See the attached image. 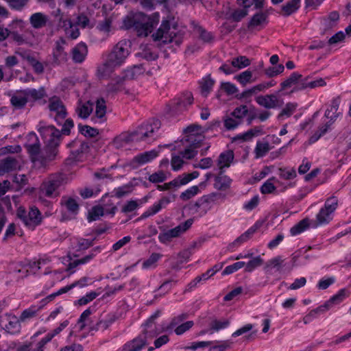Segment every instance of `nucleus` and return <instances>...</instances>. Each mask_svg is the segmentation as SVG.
Wrapping results in <instances>:
<instances>
[{
  "label": "nucleus",
  "instance_id": "nucleus-12",
  "mask_svg": "<svg viewBox=\"0 0 351 351\" xmlns=\"http://www.w3.org/2000/svg\"><path fill=\"white\" fill-rule=\"evenodd\" d=\"M149 332L143 329L137 337L125 344L124 351H140L150 340Z\"/></svg>",
  "mask_w": 351,
  "mask_h": 351
},
{
  "label": "nucleus",
  "instance_id": "nucleus-2",
  "mask_svg": "<svg viewBox=\"0 0 351 351\" xmlns=\"http://www.w3.org/2000/svg\"><path fill=\"white\" fill-rule=\"evenodd\" d=\"M160 121L154 120L151 124H145L132 132H123L114 138L113 144L117 148L132 141H145L153 137V134L160 128Z\"/></svg>",
  "mask_w": 351,
  "mask_h": 351
},
{
  "label": "nucleus",
  "instance_id": "nucleus-5",
  "mask_svg": "<svg viewBox=\"0 0 351 351\" xmlns=\"http://www.w3.org/2000/svg\"><path fill=\"white\" fill-rule=\"evenodd\" d=\"M38 132L46 143V147L49 152L48 158L55 159L57 155V147L60 144L61 134L60 131L53 125L40 126Z\"/></svg>",
  "mask_w": 351,
  "mask_h": 351
},
{
  "label": "nucleus",
  "instance_id": "nucleus-38",
  "mask_svg": "<svg viewBox=\"0 0 351 351\" xmlns=\"http://www.w3.org/2000/svg\"><path fill=\"white\" fill-rule=\"evenodd\" d=\"M215 81L210 77L206 76L199 82L202 95L206 97L212 90Z\"/></svg>",
  "mask_w": 351,
  "mask_h": 351
},
{
  "label": "nucleus",
  "instance_id": "nucleus-28",
  "mask_svg": "<svg viewBox=\"0 0 351 351\" xmlns=\"http://www.w3.org/2000/svg\"><path fill=\"white\" fill-rule=\"evenodd\" d=\"M232 180L223 174V171L220 170L218 176L215 178L214 186L217 190H226L230 186Z\"/></svg>",
  "mask_w": 351,
  "mask_h": 351
},
{
  "label": "nucleus",
  "instance_id": "nucleus-55",
  "mask_svg": "<svg viewBox=\"0 0 351 351\" xmlns=\"http://www.w3.org/2000/svg\"><path fill=\"white\" fill-rule=\"evenodd\" d=\"M199 192V187L197 186H193L191 188L186 189L185 191L180 194V199L183 201H186L196 195Z\"/></svg>",
  "mask_w": 351,
  "mask_h": 351
},
{
  "label": "nucleus",
  "instance_id": "nucleus-16",
  "mask_svg": "<svg viewBox=\"0 0 351 351\" xmlns=\"http://www.w3.org/2000/svg\"><path fill=\"white\" fill-rule=\"evenodd\" d=\"M71 53L72 60L75 63H82L84 61L88 53L87 45L81 42L72 49Z\"/></svg>",
  "mask_w": 351,
  "mask_h": 351
},
{
  "label": "nucleus",
  "instance_id": "nucleus-1",
  "mask_svg": "<svg viewBox=\"0 0 351 351\" xmlns=\"http://www.w3.org/2000/svg\"><path fill=\"white\" fill-rule=\"evenodd\" d=\"M159 19L158 12L147 16L141 12H138L128 14L123 20V25L126 29L134 28L138 36H147L158 25Z\"/></svg>",
  "mask_w": 351,
  "mask_h": 351
},
{
  "label": "nucleus",
  "instance_id": "nucleus-54",
  "mask_svg": "<svg viewBox=\"0 0 351 351\" xmlns=\"http://www.w3.org/2000/svg\"><path fill=\"white\" fill-rule=\"evenodd\" d=\"M193 102V97L191 93L187 92L183 94L182 97L180 98L176 103L179 107L184 106V108L190 106Z\"/></svg>",
  "mask_w": 351,
  "mask_h": 351
},
{
  "label": "nucleus",
  "instance_id": "nucleus-36",
  "mask_svg": "<svg viewBox=\"0 0 351 351\" xmlns=\"http://www.w3.org/2000/svg\"><path fill=\"white\" fill-rule=\"evenodd\" d=\"M61 204L65 206L66 210L73 215H77L78 213L79 204L71 197H63L61 199Z\"/></svg>",
  "mask_w": 351,
  "mask_h": 351
},
{
  "label": "nucleus",
  "instance_id": "nucleus-11",
  "mask_svg": "<svg viewBox=\"0 0 351 351\" xmlns=\"http://www.w3.org/2000/svg\"><path fill=\"white\" fill-rule=\"evenodd\" d=\"M49 109L51 113H54V115L51 114V117H53L58 125H61L67 115L66 109L62 101L57 97L51 98L49 100Z\"/></svg>",
  "mask_w": 351,
  "mask_h": 351
},
{
  "label": "nucleus",
  "instance_id": "nucleus-48",
  "mask_svg": "<svg viewBox=\"0 0 351 351\" xmlns=\"http://www.w3.org/2000/svg\"><path fill=\"white\" fill-rule=\"evenodd\" d=\"M309 226V221L308 219H304L301 220L299 223L293 226L290 232L291 235L295 236L301 232H304L306 228Z\"/></svg>",
  "mask_w": 351,
  "mask_h": 351
},
{
  "label": "nucleus",
  "instance_id": "nucleus-6",
  "mask_svg": "<svg viewBox=\"0 0 351 351\" xmlns=\"http://www.w3.org/2000/svg\"><path fill=\"white\" fill-rule=\"evenodd\" d=\"M155 41H162L163 43L174 42L179 45L182 41V34L176 32L175 26L171 27L170 21L163 20L156 33L152 34Z\"/></svg>",
  "mask_w": 351,
  "mask_h": 351
},
{
  "label": "nucleus",
  "instance_id": "nucleus-34",
  "mask_svg": "<svg viewBox=\"0 0 351 351\" xmlns=\"http://www.w3.org/2000/svg\"><path fill=\"white\" fill-rule=\"evenodd\" d=\"M285 260L282 256H278L269 260L265 265L264 269L269 271L272 268H276L277 271H280L281 269L286 265L284 263Z\"/></svg>",
  "mask_w": 351,
  "mask_h": 351
},
{
  "label": "nucleus",
  "instance_id": "nucleus-51",
  "mask_svg": "<svg viewBox=\"0 0 351 351\" xmlns=\"http://www.w3.org/2000/svg\"><path fill=\"white\" fill-rule=\"evenodd\" d=\"M162 256V255L159 253H152L150 256L143 263V268L149 269L155 267L156 266V263Z\"/></svg>",
  "mask_w": 351,
  "mask_h": 351
},
{
  "label": "nucleus",
  "instance_id": "nucleus-53",
  "mask_svg": "<svg viewBox=\"0 0 351 351\" xmlns=\"http://www.w3.org/2000/svg\"><path fill=\"white\" fill-rule=\"evenodd\" d=\"M167 178V174L162 170H159L154 173L149 175L148 180L154 184L161 183L165 181Z\"/></svg>",
  "mask_w": 351,
  "mask_h": 351
},
{
  "label": "nucleus",
  "instance_id": "nucleus-58",
  "mask_svg": "<svg viewBox=\"0 0 351 351\" xmlns=\"http://www.w3.org/2000/svg\"><path fill=\"white\" fill-rule=\"evenodd\" d=\"M296 171L293 168H280L279 176L285 180H291L296 177Z\"/></svg>",
  "mask_w": 351,
  "mask_h": 351
},
{
  "label": "nucleus",
  "instance_id": "nucleus-13",
  "mask_svg": "<svg viewBox=\"0 0 351 351\" xmlns=\"http://www.w3.org/2000/svg\"><path fill=\"white\" fill-rule=\"evenodd\" d=\"M158 152L155 150L145 152L134 156L130 162L129 166L133 169L138 168L140 166L143 165L153 159L156 158Z\"/></svg>",
  "mask_w": 351,
  "mask_h": 351
},
{
  "label": "nucleus",
  "instance_id": "nucleus-47",
  "mask_svg": "<svg viewBox=\"0 0 351 351\" xmlns=\"http://www.w3.org/2000/svg\"><path fill=\"white\" fill-rule=\"evenodd\" d=\"M263 263L264 261L260 256L254 257L247 263H245V271L249 273L252 272L256 268L261 266L263 264Z\"/></svg>",
  "mask_w": 351,
  "mask_h": 351
},
{
  "label": "nucleus",
  "instance_id": "nucleus-33",
  "mask_svg": "<svg viewBox=\"0 0 351 351\" xmlns=\"http://www.w3.org/2000/svg\"><path fill=\"white\" fill-rule=\"evenodd\" d=\"M144 71L145 69L143 68V64H136L125 69L123 73L124 74V77L126 78L127 80H132L143 74Z\"/></svg>",
  "mask_w": 351,
  "mask_h": 351
},
{
  "label": "nucleus",
  "instance_id": "nucleus-10",
  "mask_svg": "<svg viewBox=\"0 0 351 351\" xmlns=\"http://www.w3.org/2000/svg\"><path fill=\"white\" fill-rule=\"evenodd\" d=\"M193 223V219H189L174 228L160 232L158 235V239L160 242L162 243H167L170 242L173 239L180 237L182 234L191 228Z\"/></svg>",
  "mask_w": 351,
  "mask_h": 351
},
{
  "label": "nucleus",
  "instance_id": "nucleus-32",
  "mask_svg": "<svg viewBox=\"0 0 351 351\" xmlns=\"http://www.w3.org/2000/svg\"><path fill=\"white\" fill-rule=\"evenodd\" d=\"M263 128L262 126H257L254 128H252L247 130L246 132L237 135L234 137V140L240 139L243 141H247L251 140L253 137L258 136L261 134H263Z\"/></svg>",
  "mask_w": 351,
  "mask_h": 351
},
{
  "label": "nucleus",
  "instance_id": "nucleus-45",
  "mask_svg": "<svg viewBox=\"0 0 351 351\" xmlns=\"http://www.w3.org/2000/svg\"><path fill=\"white\" fill-rule=\"evenodd\" d=\"M79 132L86 137H95L99 134V130L87 125H78Z\"/></svg>",
  "mask_w": 351,
  "mask_h": 351
},
{
  "label": "nucleus",
  "instance_id": "nucleus-9",
  "mask_svg": "<svg viewBox=\"0 0 351 351\" xmlns=\"http://www.w3.org/2000/svg\"><path fill=\"white\" fill-rule=\"evenodd\" d=\"M338 200L335 197L328 198L324 206L322 208L316 216L317 226L329 223L332 219L331 215L337 209Z\"/></svg>",
  "mask_w": 351,
  "mask_h": 351
},
{
  "label": "nucleus",
  "instance_id": "nucleus-7",
  "mask_svg": "<svg viewBox=\"0 0 351 351\" xmlns=\"http://www.w3.org/2000/svg\"><path fill=\"white\" fill-rule=\"evenodd\" d=\"M130 54V45L126 40L119 41L108 55L107 59L117 67L120 66Z\"/></svg>",
  "mask_w": 351,
  "mask_h": 351
},
{
  "label": "nucleus",
  "instance_id": "nucleus-4",
  "mask_svg": "<svg viewBox=\"0 0 351 351\" xmlns=\"http://www.w3.org/2000/svg\"><path fill=\"white\" fill-rule=\"evenodd\" d=\"M24 147L29 154L32 160L34 162H39L43 167L46 166L48 162L53 160L48 158L49 152L46 147L43 152H40L39 139L34 132H30L27 134V142Z\"/></svg>",
  "mask_w": 351,
  "mask_h": 351
},
{
  "label": "nucleus",
  "instance_id": "nucleus-40",
  "mask_svg": "<svg viewBox=\"0 0 351 351\" xmlns=\"http://www.w3.org/2000/svg\"><path fill=\"white\" fill-rule=\"evenodd\" d=\"M267 14L264 12H258L255 14L248 23V27H254L261 25L267 21Z\"/></svg>",
  "mask_w": 351,
  "mask_h": 351
},
{
  "label": "nucleus",
  "instance_id": "nucleus-50",
  "mask_svg": "<svg viewBox=\"0 0 351 351\" xmlns=\"http://www.w3.org/2000/svg\"><path fill=\"white\" fill-rule=\"evenodd\" d=\"M104 214V208L100 206H96L92 208L88 212V221L89 222L99 219V217Z\"/></svg>",
  "mask_w": 351,
  "mask_h": 351
},
{
  "label": "nucleus",
  "instance_id": "nucleus-20",
  "mask_svg": "<svg viewBox=\"0 0 351 351\" xmlns=\"http://www.w3.org/2000/svg\"><path fill=\"white\" fill-rule=\"evenodd\" d=\"M106 106L103 98L98 99L96 101L95 115L92 119L95 123H104L106 121Z\"/></svg>",
  "mask_w": 351,
  "mask_h": 351
},
{
  "label": "nucleus",
  "instance_id": "nucleus-22",
  "mask_svg": "<svg viewBox=\"0 0 351 351\" xmlns=\"http://www.w3.org/2000/svg\"><path fill=\"white\" fill-rule=\"evenodd\" d=\"M308 77H304V80H303V82H301L299 86L297 88H293L291 92L293 93L300 91L307 88H315L316 87L324 86L326 84L325 80L323 78H319L316 80H313L311 82H308Z\"/></svg>",
  "mask_w": 351,
  "mask_h": 351
},
{
  "label": "nucleus",
  "instance_id": "nucleus-23",
  "mask_svg": "<svg viewBox=\"0 0 351 351\" xmlns=\"http://www.w3.org/2000/svg\"><path fill=\"white\" fill-rule=\"evenodd\" d=\"M301 0H289L281 7L279 13L283 16L287 17L297 12L300 7Z\"/></svg>",
  "mask_w": 351,
  "mask_h": 351
},
{
  "label": "nucleus",
  "instance_id": "nucleus-39",
  "mask_svg": "<svg viewBox=\"0 0 351 351\" xmlns=\"http://www.w3.org/2000/svg\"><path fill=\"white\" fill-rule=\"evenodd\" d=\"M234 79L237 80L243 86L254 82L252 72L250 70H246L234 76Z\"/></svg>",
  "mask_w": 351,
  "mask_h": 351
},
{
  "label": "nucleus",
  "instance_id": "nucleus-42",
  "mask_svg": "<svg viewBox=\"0 0 351 351\" xmlns=\"http://www.w3.org/2000/svg\"><path fill=\"white\" fill-rule=\"evenodd\" d=\"M265 90H266V88H265V85L264 84V82L258 84L252 87L251 88L243 91L240 95V99L250 98L252 95H256L258 93L265 91Z\"/></svg>",
  "mask_w": 351,
  "mask_h": 351
},
{
  "label": "nucleus",
  "instance_id": "nucleus-57",
  "mask_svg": "<svg viewBox=\"0 0 351 351\" xmlns=\"http://www.w3.org/2000/svg\"><path fill=\"white\" fill-rule=\"evenodd\" d=\"M132 189L133 186L131 184L118 187L114 189L115 196L118 198L123 197L130 194L132 191Z\"/></svg>",
  "mask_w": 351,
  "mask_h": 351
},
{
  "label": "nucleus",
  "instance_id": "nucleus-52",
  "mask_svg": "<svg viewBox=\"0 0 351 351\" xmlns=\"http://www.w3.org/2000/svg\"><path fill=\"white\" fill-rule=\"evenodd\" d=\"M347 296V291L345 289H342L339 290L337 294L331 297L327 302L332 307L333 305L341 302Z\"/></svg>",
  "mask_w": 351,
  "mask_h": 351
},
{
  "label": "nucleus",
  "instance_id": "nucleus-37",
  "mask_svg": "<svg viewBox=\"0 0 351 351\" xmlns=\"http://www.w3.org/2000/svg\"><path fill=\"white\" fill-rule=\"evenodd\" d=\"M237 4L243 7V9L247 10L254 5V9L260 10L264 6L265 0H237Z\"/></svg>",
  "mask_w": 351,
  "mask_h": 351
},
{
  "label": "nucleus",
  "instance_id": "nucleus-18",
  "mask_svg": "<svg viewBox=\"0 0 351 351\" xmlns=\"http://www.w3.org/2000/svg\"><path fill=\"white\" fill-rule=\"evenodd\" d=\"M27 102L28 99L24 90L17 91L10 98V104L14 110L23 109Z\"/></svg>",
  "mask_w": 351,
  "mask_h": 351
},
{
  "label": "nucleus",
  "instance_id": "nucleus-46",
  "mask_svg": "<svg viewBox=\"0 0 351 351\" xmlns=\"http://www.w3.org/2000/svg\"><path fill=\"white\" fill-rule=\"evenodd\" d=\"M251 62L246 56H240L235 58H233L231 61V65L232 67L237 69H241L247 67L250 64Z\"/></svg>",
  "mask_w": 351,
  "mask_h": 351
},
{
  "label": "nucleus",
  "instance_id": "nucleus-8",
  "mask_svg": "<svg viewBox=\"0 0 351 351\" xmlns=\"http://www.w3.org/2000/svg\"><path fill=\"white\" fill-rule=\"evenodd\" d=\"M16 215L24 225L29 229L34 230L42 221V216L39 210L35 207H31L27 212L23 208H19Z\"/></svg>",
  "mask_w": 351,
  "mask_h": 351
},
{
  "label": "nucleus",
  "instance_id": "nucleus-14",
  "mask_svg": "<svg viewBox=\"0 0 351 351\" xmlns=\"http://www.w3.org/2000/svg\"><path fill=\"white\" fill-rule=\"evenodd\" d=\"M66 45V40L63 38H60L56 42V47L53 51V63L60 64L65 62L67 58V53L64 51V46Z\"/></svg>",
  "mask_w": 351,
  "mask_h": 351
},
{
  "label": "nucleus",
  "instance_id": "nucleus-44",
  "mask_svg": "<svg viewBox=\"0 0 351 351\" xmlns=\"http://www.w3.org/2000/svg\"><path fill=\"white\" fill-rule=\"evenodd\" d=\"M42 307L43 306H32L29 308L24 310L19 317V320L21 322H24L27 319L35 317L37 313L42 308Z\"/></svg>",
  "mask_w": 351,
  "mask_h": 351
},
{
  "label": "nucleus",
  "instance_id": "nucleus-19",
  "mask_svg": "<svg viewBox=\"0 0 351 351\" xmlns=\"http://www.w3.org/2000/svg\"><path fill=\"white\" fill-rule=\"evenodd\" d=\"M118 317L116 314L111 313L100 319L95 325L91 327V330H105L108 329L113 323L117 320Z\"/></svg>",
  "mask_w": 351,
  "mask_h": 351
},
{
  "label": "nucleus",
  "instance_id": "nucleus-27",
  "mask_svg": "<svg viewBox=\"0 0 351 351\" xmlns=\"http://www.w3.org/2000/svg\"><path fill=\"white\" fill-rule=\"evenodd\" d=\"M117 66L112 64L108 59L102 64L99 65L97 69V76L99 79L108 78L114 71Z\"/></svg>",
  "mask_w": 351,
  "mask_h": 351
},
{
  "label": "nucleus",
  "instance_id": "nucleus-63",
  "mask_svg": "<svg viewBox=\"0 0 351 351\" xmlns=\"http://www.w3.org/2000/svg\"><path fill=\"white\" fill-rule=\"evenodd\" d=\"M194 325V322L193 321H187L184 323L178 324L176 326L174 330L175 333L177 335H181L189 329H191Z\"/></svg>",
  "mask_w": 351,
  "mask_h": 351
},
{
  "label": "nucleus",
  "instance_id": "nucleus-56",
  "mask_svg": "<svg viewBox=\"0 0 351 351\" xmlns=\"http://www.w3.org/2000/svg\"><path fill=\"white\" fill-rule=\"evenodd\" d=\"M232 342L230 341H217L216 345L210 347L209 351H226L231 348Z\"/></svg>",
  "mask_w": 351,
  "mask_h": 351
},
{
  "label": "nucleus",
  "instance_id": "nucleus-35",
  "mask_svg": "<svg viewBox=\"0 0 351 351\" xmlns=\"http://www.w3.org/2000/svg\"><path fill=\"white\" fill-rule=\"evenodd\" d=\"M160 311H156L146 322L144 324V330L149 332L150 339L154 338L158 332L155 330V326H154V320L160 315Z\"/></svg>",
  "mask_w": 351,
  "mask_h": 351
},
{
  "label": "nucleus",
  "instance_id": "nucleus-43",
  "mask_svg": "<svg viewBox=\"0 0 351 351\" xmlns=\"http://www.w3.org/2000/svg\"><path fill=\"white\" fill-rule=\"evenodd\" d=\"M204 136L200 133L191 134L186 136L185 141L190 143L191 147L197 149L200 147Z\"/></svg>",
  "mask_w": 351,
  "mask_h": 351
},
{
  "label": "nucleus",
  "instance_id": "nucleus-59",
  "mask_svg": "<svg viewBox=\"0 0 351 351\" xmlns=\"http://www.w3.org/2000/svg\"><path fill=\"white\" fill-rule=\"evenodd\" d=\"M188 315L186 313H182L177 317H175L172 319L169 324L164 329L165 331H169L170 330H172L173 328H175L176 326L180 324L181 322H182L184 320L187 319Z\"/></svg>",
  "mask_w": 351,
  "mask_h": 351
},
{
  "label": "nucleus",
  "instance_id": "nucleus-17",
  "mask_svg": "<svg viewBox=\"0 0 351 351\" xmlns=\"http://www.w3.org/2000/svg\"><path fill=\"white\" fill-rule=\"evenodd\" d=\"M256 103L266 109L275 108L278 106V99L276 95H259L255 98Z\"/></svg>",
  "mask_w": 351,
  "mask_h": 351
},
{
  "label": "nucleus",
  "instance_id": "nucleus-21",
  "mask_svg": "<svg viewBox=\"0 0 351 351\" xmlns=\"http://www.w3.org/2000/svg\"><path fill=\"white\" fill-rule=\"evenodd\" d=\"M303 80H304V77L301 74L298 72H293L287 80L280 84V90L291 88L293 86H295L294 88H297Z\"/></svg>",
  "mask_w": 351,
  "mask_h": 351
},
{
  "label": "nucleus",
  "instance_id": "nucleus-64",
  "mask_svg": "<svg viewBox=\"0 0 351 351\" xmlns=\"http://www.w3.org/2000/svg\"><path fill=\"white\" fill-rule=\"evenodd\" d=\"M248 112L247 107L245 105L236 108L231 115L236 119L241 121Z\"/></svg>",
  "mask_w": 351,
  "mask_h": 351
},
{
  "label": "nucleus",
  "instance_id": "nucleus-41",
  "mask_svg": "<svg viewBox=\"0 0 351 351\" xmlns=\"http://www.w3.org/2000/svg\"><path fill=\"white\" fill-rule=\"evenodd\" d=\"M339 103L340 101L339 98L332 99L330 109H327L325 112V116L330 119L331 122H334L337 117L336 112L338 110Z\"/></svg>",
  "mask_w": 351,
  "mask_h": 351
},
{
  "label": "nucleus",
  "instance_id": "nucleus-24",
  "mask_svg": "<svg viewBox=\"0 0 351 351\" xmlns=\"http://www.w3.org/2000/svg\"><path fill=\"white\" fill-rule=\"evenodd\" d=\"M19 167V162L13 157L8 156L0 162V173H8L16 170Z\"/></svg>",
  "mask_w": 351,
  "mask_h": 351
},
{
  "label": "nucleus",
  "instance_id": "nucleus-61",
  "mask_svg": "<svg viewBox=\"0 0 351 351\" xmlns=\"http://www.w3.org/2000/svg\"><path fill=\"white\" fill-rule=\"evenodd\" d=\"M19 322L20 320L16 317H12V319L10 320L8 324L5 326L6 330L12 334L19 332L21 328Z\"/></svg>",
  "mask_w": 351,
  "mask_h": 351
},
{
  "label": "nucleus",
  "instance_id": "nucleus-49",
  "mask_svg": "<svg viewBox=\"0 0 351 351\" xmlns=\"http://www.w3.org/2000/svg\"><path fill=\"white\" fill-rule=\"evenodd\" d=\"M269 144L268 142H257L254 152L256 154V158H261L266 155V154L269 151Z\"/></svg>",
  "mask_w": 351,
  "mask_h": 351
},
{
  "label": "nucleus",
  "instance_id": "nucleus-15",
  "mask_svg": "<svg viewBox=\"0 0 351 351\" xmlns=\"http://www.w3.org/2000/svg\"><path fill=\"white\" fill-rule=\"evenodd\" d=\"M199 173L198 171H193L191 173H182L174 178L171 182L166 183L168 190L171 187H180L182 185H185L191 182L192 180L197 178Z\"/></svg>",
  "mask_w": 351,
  "mask_h": 351
},
{
  "label": "nucleus",
  "instance_id": "nucleus-31",
  "mask_svg": "<svg viewBox=\"0 0 351 351\" xmlns=\"http://www.w3.org/2000/svg\"><path fill=\"white\" fill-rule=\"evenodd\" d=\"M47 21V16L41 12L34 13L29 18V22L32 26L36 29H39L45 26Z\"/></svg>",
  "mask_w": 351,
  "mask_h": 351
},
{
  "label": "nucleus",
  "instance_id": "nucleus-26",
  "mask_svg": "<svg viewBox=\"0 0 351 351\" xmlns=\"http://www.w3.org/2000/svg\"><path fill=\"white\" fill-rule=\"evenodd\" d=\"M93 110V103L90 101L85 103L80 101L75 108V112L80 118L86 119L90 116Z\"/></svg>",
  "mask_w": 351,
  "mask_h": 351
},
{
  "label": "nucleus",
  "instance_id": "nucleus-25",
  "mask_svg": "<svg viewBox=\"0 0 351 351\" xmlns=\"http://www.w3.org/2000/svg\"><path fill=\"white\" fill-rule=\"evenodd\" d=\"M19 54L28 62L36 73L41 74L44 72L43 64L35 56L27 53H19Z\"/></svg>",
  "mask_w": 351,
  "mask_h": 351
},
{
  "label": "nucleus",
  "instance_id": "nucleus-30",
  "mask_svg": "<svg viewBox=\"0 0 351 351\" xmlns=\"http://www.w3.org/2000/svg\"><path fill=\"white\" fill-rule=\"evenodd\" d=\"M28 101H37L47 96L44 87H40L38 89L27 88L24 90Z\"/></svg>",
  "mask_w": 351,
  "mask_h": 351
},
{
  "label": "nucleus",
  "instance_id": "nucleus-60",
  "mask_svg": "<svg viewBox=\"0 0 351 351\" xmlns=\"http://www.w3.org/2000/svg\"><path fill=\"white\" fill-rule=\"evenodd\" d=\"M230 324L228 319L217 320L215 319L210 323V330L213 333V331H218L221 329L226 328Z\"/></svg>",
  "mask_w": 351,
  "mask_h": 351
},
{
  "label": "nucleus",
  "instance_id": "nucleus-29",
  "mask_svg": "<svg viewBox=\"0 0 351 351\" xmlns=\"http://www.w3.org/2000/svg\"><path fill=\"white\" fill-rule=\"evenodd\" d=\"M234 159V153L232 150H228L222 152L217 160V166L221 171H223V168L229 167L230 164L232 162Z\"/></svg>",
  "mask_w": 351,
  "mask_h": 351
},
{
  "label": "nucleus",
  "instance_id": "nucleus-3",
  "mask_svg": "<svg viewBox=\"0 0 351 351\" xmlns=\"http://www.w3.org/2000/svg\"><path fill=\"white\" fill-rule=\"evenodd\" d=\"M68 178L62 173L49 175L43 180L40 191L43 195L49 198H56L60 195V189L67 183Z\"/></svg>",
  "mask_w": 351,
  "mask_h": 351
},
{
  "label": "nucleus",
  "instance_id": "nucleus-62",
  "mask_svg": "<svg viewBox=\"0 0 351 351\" xmlns=\"http://www.w3.org/2000/svg\"><path fill=\"white\" fill-rule=\"evenodd\" d=\"M297 108V104L294 103H287L285 108L282 110L280 113L278 114V118L280 119L281 117L285 116L287 117H290L295 110Z\"/></svg>",
  "mask_w": 351,
  "mask_h": 351
}]
</instances>
